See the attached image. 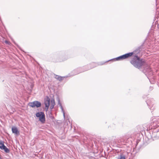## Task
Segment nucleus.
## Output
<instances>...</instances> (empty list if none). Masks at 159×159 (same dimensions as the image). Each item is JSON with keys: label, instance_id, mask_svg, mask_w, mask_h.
I'll return each instance as SVG.
<instances>
[{"label": "nucleus", "instance_id": "16", "mask_svg": "<svg viewBox=\"0 0 159 159\" xmlns=\"http://www.w3.org/2000/svg\"><path fill=\"white\" fill-rule=\"evenodd\" d=\"M61 61V60L59 61Z\"/></svg>", "mask_w": 159, "mask_h": 159}, {"label": "nucleus", "instance_id": "15", "mask_svg": "<svg viewBox=\"0 0 159 159\" xmlns=\"http://www.w3.org/2000/svg\"><path fill=\"white\" fill-rule=\"evenodd\" d=\"M156 124L158 126H159V124H157L156 123Z\"/></svg>", "mask_w": 159, "mask_h": 159}, {"label": "nucleus", "instance_id": "1", "mask_svg": "<svg viewBox=\"0 0 159 159\" xmlns=\"http://www.w3.org/2000/svg\"><path fill=\"white\" fill-rule=\"evenodd\" d=\"M130 62L134 66L138 69L142 67L144 69V70H145L146 68V71L148 72L151 71V68L147 64L145 60L140 59L137 56H134L130 61Z\"/></svg>", "mask_w": 159, "mask_h": 159}, {"label": "nucleus", "instance_id": "9", "mask_svg": "<svg viewBox=\"0 0 159 159\" xmlns=\"http://www.w3.org/2000/svg\"><path fill=\"white\" fill-rule=\"evenodd\" d=\"M58 104H59V106H60V108L61 110V111L63 113V116L65 118V111L63 110V107H62V106L61 105V102H60V100H58Z\"/></svg>", "mask_w": 159, "mask_h": 159}, {"label": "nucleus", "instance_id": "14", "mask_svg": "<svg viewBox=\"0 0 159 159\" xmlns=\"http://www.w3.org/2000/svg\"><path fill=\"white\" fill-rule=\"evenodd\" d=\"M53 107H54V106H51V105H50V109H52L53 108Z\"/></svg>", "mask_w": 159, "mask_h": 159}, {"label": "nucleus", "instance_id": "12", "mask_svg": "<svg viewBox=\"0 0 159 159\" xmlns=\"http://www.w3.org/2000/svg\"><path fill=\"white\" fill-rule=\"evenodd\" d=\"M118 159H125V157L124 156L121 155H120V157L118 158Z\"/></svg>", "mask_w": 159, "mask_h": 159}, {"label": "nucleus", "instance_id": "4", "mask_svg": "<svg viewBox=\"0 0 159 159\" xmlns=\"http://www.w3.org/2000/svg\"><path fill=\"white\" fill-rule=\"evenodd\" d=\"M29 105L32 107H36L38 108L41 107V104L40 102L35 101L33 102H30L29 103Z\"/></svg>", "mask_w": 159, "mask_h": 159}, {"label": "nucleus", "instance_id": "8", "mask_svg": "<svg viewBox=\"0 0 159 159\" xmlns=\"http://www.w3.org/2000/svg\"><path fill=\"white\" fill-rule=\"evenodd\" d=\"M12 132L16 135H19L20 134L19 131L17 127H12L11 129Z\"/></svg>", "mask_w": 159, "mask_h": 159}, {"label": "nucleus", "instance_id": "7", "mask_svg": "<svg viewBox=\"0 0 159 159\" xmlns=\"http://www.w3.org/2000/svg\"><path fill=\"white\" fill-rule=\"evenodd\" d=\"M50 99L48 97H47V98L44 101V104L45 106V109H46L47 110L49 108L50 105Z\"/></svg>", "mask_w": 159, "mask_h": 159}, {"label": "nucleus", "instance_id": "13", "mask_svg": "<svg viewBox=\"0 0 159 159\" xmlns=\"http://www.w3.org/2000/svg\"><path fill=\"white\" fill-rule=\"evenodd\" d=\"M5 42L6 43L8 44H9L10 43V42L7 40L5 41Z\"/></svg>", "mask_w": 159, "mask_h": 159}, {"label": "nucleus", "instance_id": "3", "mask_svg": "<svg viewBox=\"0 0 159 159\" xmlns=\"http://www.w3.org/2000/svg\"><path fill=\"white\" fill-rule=\"evenodd\" d=\"M36 116L39 118V121L43 124L45 123V116L44 113L42 112H38L36 113Z\"/></svg>", "mask_w": 159, "mask_h": 159}, {"label": "nucleus", "instance_id": "5", "mask_svg": "<svg viewBox=\"0 0 159 159\" xmlns=\"http://www.w3.org/2000/svg\"><path fill=\"white\" fill-rule=\"evenodd\" d=\"M0 148L4 150L6 153L10 152V150L4 145L3 142L2 140H0Z\"/></svg>", "mask_w": 159, "mask_h": 159}, {"label": "nucleus", "instance_id": "10", "mask_svg": "<svg viewBox=\"0 0 159 159\" xmlns=\"http://www.w3.org/2000/svg\"><path fill=\"white\" fill-rule=\"evenodd\" d=\"M64 78V77H63L61 76H59L57 75H56V76L55 77V78L56 79H57V80L60 81H61L62 80L63 78Z\"/></svg>", "mask_w": 159, "mask_h": 159}, {"label": "nucleus", "instance_id": "11", "mask_svg": "<svg viewBox=\"0 0 159 159\" xmlns=\"http://www.w3.org/2000/svg\"><path fill=\"white\" fill-rule=\"evenodd\" d=\"M51 105L54 107L55 105V102L54 100L53 99H52L51 101Z\"/></svg>", "mask_w": 159, "mask_h": 159}, {"label": "nucleus", "instance_id": "2", "mask_svg": "<svg viewBox=\"0 0 159 159\" xmlns=\"http://www.w3.org/2000/svg\"><path fill=\"white\" fill-rule=\"evenodd\" d=\"M134 53V52H129L122 55L120 56L119 57H118L115 59H113V60H114L115 61H119V60H121L123 59H124L126 58H127L129 57H131L133 54Z\"/></svg>", "mask_w": 159, "mask_h": 159}, {"label": "nucleus", "instance_id": "6", "mask_svg": "<svg viewBox=\"0 0 159 159\" xmlns=\"http://www.w3.org/2000/svg\"><path fill=\"white\" fill-rule=\"evenodd\" d=\"M146 102L148 105V106L149 108L151 110H152L153 108H152L154 105V102L153 99H149L146 101Z\"/></svg>", "mask_w": 159, "mask_h": 159}]
</instances>
